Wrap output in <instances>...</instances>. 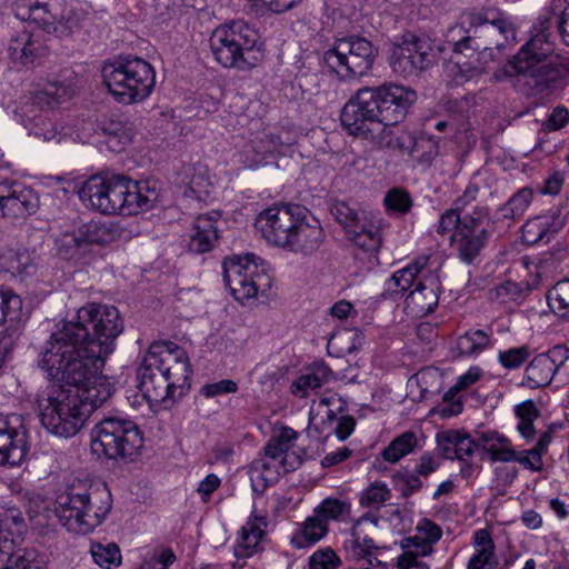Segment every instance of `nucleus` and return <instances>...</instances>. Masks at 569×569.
<instances>
[{"label": "nucleus", "mask_w": 569, "mask_h": 569, "mask_svg": "<svg viewBox=\"0 0 569 569\" xmlns=\"http://www.w3.org/2000/svg\"><path fill=\"white\" fill-rule=\"evenodd\" d=\"M456 250L461 261L472 263L488 242L489 237L457 232Z\"/></svg>", "instance_id": "nucleus-36"}, {"label": "nucleus", "mask_w": 569, "mask_h": 569, "mask_svg": "<svg viewBox=\"0 0 569 569\" xmlns=\"http://www.w3.org/2000/svg\"><path fill=\"white\" fill-rule=\"evenodd\" d=\"M378 48L371 41L358 36L336 40L322 60L341 80H352L366 74L373 66Z\"/></svg>", "instance_id": "nucleus-10"}, {"label": "nucleus", "mask_w": 569, "mask_h": 569, "mask_svg": "<svg viewBox=\"0 0 569 569\" xmlns=\"http://www.w3.org/2000/svg\"><path fill=\"white\" fill-rule=\"evenodd\" d=\"M111 509V493L106 486L92 487L77 481L58 495L54 511L69 532L87 535L98 527Z\"/></svg>", "instance_id": "nucleus-4"}, {"label": "nucleus", "mask_w": 569, "mask_h": 569, "mask_svg": "<svg viewBox=\"0 0 569 569\" xmlns=\"http://www.w3.org/2000/svg\"><path fill=\"white\" fill-rule=\"evenodd\" d=\"M438 154L439 144L437 139L426 134H415L409 152L411 161L426 170L431 167Z\"/></svg>", "instance_id": "nucleus-32"}, {"label": "nucleus", "mask_w": 569, "mask_h": 569, "mask_svg": "<svg viewBox=\"0 0 569 569\" xmlns=\"http://www.w3.org/2000/svg\"><path fill=\"white\" fill-rule=\"evenodd\" d=\"M388 210L399 213H406L412 206V200L409 193L402 189H391L387 192L383 200Z\"/></svg>", "instance_id": "nucleus-51"}, {"label": "nucleus", "mask_w": 569, "mask_h": 569, "mask_svg": "<svg viewBox=\"0 0 569 569\" xmlns=\"http://www.w3.org/2000/svg\"><path fill=\"white\" fill-rule=\"evenodd\" d=\"M517 78L519 91L528 97L546 99L562 90L569 78V64L558 57L543 63L521 67V70L512 66H503L497 71L496 77Z\"/></svg>", "instance_id": "nucleus-8"}, {"label": "nucleus", "mask_w": 569, "mask_h": 569, "mask_svg": "<svg viewBox=\"0 0 569 569\" xmlns=\"http://www.w3.org/2000/svg\"><path fill=\"white\" fill-rule=\"evenodd\" d=\"M257 42V33L243 21L217 27L209 39L211 52L224 68L247 70L252 67L248 54Z\"/></svg>", "instance_id": "nucleus-9"}, {"label": "nucleus", "mask_w": 569, "mask_h": 569, "mask_svg": "<svg viewBox=\"0 0 569 569\" xmlns=\"http://www.w3.org/2000/svg\"><path fill=\"white\" fill-rule=\"evenodd\" d=\"M389 63L393 72L410 77L430 67L432 61L425 60L421 53L415 57L410 56V49L403 48V44L398 40L391 47Z\"/></svg>", "instance_id": "nucleus-26"}, {"label": "nucleus", "mask_w": 569, "mask_h": 569, "mask_svg": "<svg viewBox=\"0 0 569 569\" xmlns=\"http://www.w3.org/2000/svg\"><path fill=\"white\" fill-rule=\"evenodd\" d=\"M447 442L456 447V459L463 461L466 457L473 453L477 441L472 440L469 435L452 430V433L447 437Z\"/></svg>", "instance_id": "nucleus-50"}, {"label": "nucleus", "mask_w": 569, "mask_h": 569, "mask_svg": "<svg viewBox=\"0 0 569 569\" xmlns=\"http://www.w3.org/2000/svg\"><path fill=\"white\" fill-rule=\"evenodd\" d=\"M403 48L410 49V56L415 57L421 53L425 60L432 61V57L430 54L431 44L429 41L418 38L413 33H406L400 39Z\"/></svg>", "instance_id": "nucleus-53"}, {"label": "nucleus", "mask_w": 569, "mask_h": 569, "mask_svg": "<svg viewBox=\"0 0 569 569\" xmlns=\"http://www.w3.org/2000/svg\"><path fill=\"white\" fill-rule=\"evenodd\" d=\"M291 217H295L291 204L274 206L259 213L257 227L269 243L279 247V243L287 240L284 231Z\"/></svg>", "instance_id": "nucleus-20"}, {"label": "nucleus", "mask_w": 569, "mask_h": 569, "mask_svg": "<svg viewBox=\"0 0 569 569\" xmlns=\"http://www.w3.org/2000/svg\"><path fill=\"white\" fill-rule=\"evenodd\" d=\"M78 196L86 206L103 214H137L142 202L139 182L120 174L91 176Z\"/></svg>", "instance_id": "nucleus-6"}, {"label": "nucleus", "mask_w": 569, "mask_h": 569, "mask_svg": "<svg viewBox=\"0 0 569 569\" xmlns=\"http://www.w3.org/2000/svg\"><path fill=\"white\" fill-rule=\"evenodd\" d=\"M416 98L413 90L392 82L360 88L343 106L341 124L350 136L377 137L379 129L401 122Z\"/></svg>", "instance_id": "nucleus-2"}, {"label": "nucleus", "mask_w": 569, "mask_h": 569, "mask_svg": "<svg viewBox=\"0 0 569 569\" xmlns=\"http://www.w3.org/2000/svg\"><path fill=\"white\" fill-rule=\"evenodd\" d=\"M533 198V191L529 187L519 189L505 204L499 208L503 219L518 220L520 219Z\"/></svg>", "instance_id": "nucleus-37"}, {"label": "nucleus", "mask_w": 569, "mask_h": 569, "mask_svg": "<svg viewBox=\"0 0 569 569\" xmlns=\"http://www.w3.org/2000/svg\"><path fill=\"white\" fill-rule=\"evenodd\" d=\"M238 390V386L233 380L223 379L218 382L207 383L201 388V393L207 398L218 395L233 393Z\"/></svg>", "instance_id": "nucleus-63"}, {"label": "nucleus", "mask_w": 569, "mask_h": 569, "mask_svg": "<svg viewBox=\"0 0 569 569\" xmlns=\"http://www.w3.org/2000/svg\"><path fill=\"white\" fill-rule=\"evenodd\" d=\"M163 188L162 183L156 179L144 180V212L148 209L163 207Z\"/></svg>", "instance_id": "nucleus-55"}, {"label": "nucleus", "mask_w": 569, "mask_h": 569, "mask_svg": "<svg viewBox=\"0 0 569 569\" xmlns=\"http://www.w3.org/2000/svg\"><path fill=\"white\" fill-rule=\"evenodd\" d=\"M98 128L104 136L102 142L112 152H121L132 141L133 130L131 124L108 120L100 122Z\"/></svg>", "instance_id": "nucleus-29"}, {"label": "nucleus", "mask_w": 569, "mask_h": 569, "mask_svg": "<svg viewBox=\"0 0 569 569\" xmlns=\"http://www.w3.org/2000/svg\"><path fill=\"white\" fill-rule=\"evenodd\" d=\"M429 261V257L421 256L405 268L396 271L386 281V291L393 297L395 295L406 292L411 287L415 288L421 278H425L427 273H431L435 270L430 268Z\"/></svg>", "instance_id": "nucleus-23"}, {"label": "nucleus", "mask_w": 569, "mask_h": 569, "mask_svg": "<svg viewBox=\"0 0 569 569\" xmlns=\"http://www.w3.org/2000/svg\"><path fill=\"white\" fill-rule=\"evenodd\" d=\"M266 527L267 521L264 517L252 516L249 518L242 527L239 542L234 547L237 558H248L258 551Z\"/></svg>", "instance_id": "nucleus-27"}, {"label": "nucleus", "mask_w": 569, "mask_h": 569, "mask_svg": "<svg viewBox=\"0 0 569 569\" xmlns=\"http://www.w3.org/2000/svg\"><path fill=\"white\" fill-rule=\"evenodd\" d=\"M561 426L550 425L540 436L533 448L516 451L510 440L497 431L480 432L477 438V445L490 456L492 462L516 461L525 469L530 471H541L543 468L542 456L548 452V447L552 440V435Z\"/></svg>", "instance_id": "nucleus-11"}, {"label": "nucleus", "mask_w": 569, "mask_h": 569, "mask_svg": "<svg viewBox=\"0 0 569 569\" xmlns=\"http://www.w3.org/2000/svg\"><path fill=\"white\" fill-rule=\"evenodd\" d=\"M27 120H23V126L28 129L29 134L41 138L44 141H50L57 137V130L52 122L46 119L42 114L29 117L24 112Z\"/></svg>", "instance_id": "nucleus-45"}, {"label": "nucleus", "mask_w": 569, "mask_h": 569, "mask_svg": "<svg viewBox=\"0 0 569 569\" xmlns=\"http://www.w3.org/2000/svg\"><path fill=\"white\" fill-rule=\"evenodd\" d=\"M490 345V335L485 330L477 329L467 331L457 341V348L461 355L471 356L479 353Z\"/></svg>", "instance_id": "nucleus-43"}, {"label": "nucleus", "mask_w": 569, "mask_h": 569, "mask_svg": "<svg viewBox=\"0 0 569 569\" xmlns=\"http://www.w3.org/2000/svg\"><path fill=\"white\" fill-rule=\"evenodd\" d=\"M348 512L349 505L336 498L325 499L313 510V513L321 520H325L326 525H328L329 520H338L341 516Z\"/></svg>", "instance_id": "nucleus-46"}, {"label": "nucleus", "mask_w": 569, "mask_h": 569, "mask_svg": "<svg viewBox=\"0 0 569 569\" xmlns=\"http://www.w3.org/2000/svg\"><path fill=\"white\" fill-rule=\"evenodd\" d=\"M283 143L272 133H261L251 140L238 152L237 159L247 169H257L272 163L276 156L281 152Z\"/></svg>", "instance_id": "nucleus-16"}, {"label": "nucleus", "mask_w": 569, "mask_h": 569, "mask_svg": "<svg viewBox=\"0 0 569 569\" xmlns=\"http://www.w3.org/2000/svg\"><path fill=\"white\" fill-rule=\"evenodd\" d=\"M481 376V371L479 368H470L466 373L461 375L453 387L449 389L443 396V399L448 401L453 398L455 395L461 390L467 389L471 385L478 381Z\"/></svg>", "instance_id": "nucleus-58"}, {"label": "nucleus", "mask_w": 569, "mask_h": 569, "mask_svg": "<svg viewBox=\"0 0 569 569\" xmlns=\"http://www.w3.org/2000/svg\"><path fill=\"white\" fill-rule=\"evenodd\" d=\"M377 132V137L363 139L377 144L379 148L397 151L402 156H409L411 143L415 137L413 132L401 131L393 136L391 128L379 129Z\"/></svg>", "instance_id": "nucleus-33"}, {"label": "nucleus", "mask_w": 569, "mask_h": 569, "mask_svg": "<svg viewBox=\"0 0 569 569\" xmlns=\"http://www.w3.org/2000/svg\"><path fill=\"white\" fill-rule=\"evenodd\" d=\"M498 565L495 551L478 550L473 555L467 566V569H492Z\"/></svg>", "instance_id": "nucleus-62"}, {"label": "nucleus", "mask_w": 569, "mask_h": 569, "mask_svg": "<svg viewBox=\"0 0 569 569\" xmlns=\"http://www.w3.org/2000/svg\"><path fill=\"white\" fill-rule=\"evenodd\" d=\"M122 329L116 307L89 303L74 321L51 335L39 365L59 385L38 399L41 425L50 433L76 436L88 416L111 397L113 385L101 370Z\"/></svg>", "instance_id": "nucleus-1"}, {"label": "nucleus", "mask_w": 569, "mask_h": 569, "mask_svg": "<svg viewBox=\"0 0 569 569\" xmlns=\"http://www.w3.org/2000/svg\"><path fill=\"white\" fill-rule=\"evenodd\" d=\"M37 194L20 184H13L8 194L0 196V209L3 217L22 218L38 208Z\"/></svg>", "instance_id": "nucleus-24"}, {"label": "nucleus", "mask_w": 569, "mask_h": 569, "mask_svg": "<svg viewBox=\"0 0 569 569\" xmlns=\"http://www.w3.org/2000/svg\"><path fill=\"white\" fill-rule=\"evenodd\" d=\"M328 533V525L315 513L308 517L300 527V530L291 538V543L303 549L316 545Z\"/></svg>", "instance_id": "nucleus-31"}, {"label": "nucleus", "mask_w": 569, "mask_h": 569, "mask_svg": "<svg viewBox=\"0 0 569 569\" xmlns=\"http://www.w3.org/2000/svg\"><path fill=\"white\" fill-rule=\"evenodd\" d=\"M558 369L559 366L552 363L547 355L540 353L527 366L521 385L531 389L546 387L551 382Z\"/></svg>", "instance_id": "nucleus-28"}, {"label": "nucleus", "mask_w": 569, "mask_h": 569, "mask_svg": "<svg viewBox=\"0 0 569 569\" xmlns=\"http://www.w3.org/2000/svg\"><path fill=\"white\" fill-rule=\"evenodd\" d=\"M253 254L228 257L223 261V280L231 295L241 303L254 299L258 292L270 287L267 274L261 272Z\"/></svg>", "instance_id": "nucleus-12"}, {"label": "nucleus", "mask_w": 569, "mask_h": 569, "mask_svg": "<svg viewBox=\"0 0 569 569\" xmlns=\"http://www.w3.org/2000/svg\"><path fill=\"white\" fill-rule=\"evenodd\" d=\"M440 279L437 270L421 278L405 299L406 310L415 317H423L438 306Z\"/></svg>", "instance_id": "nucleus-17"}, {"label": "nucleus", "mask_w": 569, "mask_h": 569, "mask_svg": "<svg viewBox=\"0 0 569 569\" xmlns=\"http://www.w3.org/2000/svg\"><path fill=\"white\" fill-rule=\"evenodd\" d=\"M493 229V221L490 218L487 207H476L471 213L461 218L460 232L473 233L490 237Z\"/></svg>", "instance_id": "nucleus-35"}, {"label": "nucleus", "mask_w": 569, "mask_h": 569, "mask_svg": "<svg viewBox=\"0 0 569 569\" xmlns=\"http://www.w3.org/2000/svg\"><path fill=\"white\" fill-rule=\"evenodd\" d=\"M28 430L20 415H0V466L19 465L28 452Z\"/></svg>", "instance_id": "nucleus-14"}, {"label": "nucleus", "mask_w": 569, "mask_h": 569, "mask_svg": "<svg viewBox=\"0 0 569 569\" xmlns=\"http://www.w3.org/2000/svg\"><path fill=\"white\" fill-rule=\"evenodd\" d=\"M340 559L331 549H321L316 551L309 558V569H337Z\"/></svg>", "instance_id": "nucleus-56"}, {"label": "nucleus", "mask_w": 569, "mask_h": 569, "mask_svg": "<svg viewBox=\"0 0 569 569\" xmlns=\"http://www.w3.org/2000/svg\"><path fill=\"white\" fill-rule=\"evenodd\" d=\"M529 357V347L521 346L500 351L498 360L503 368L512 370L520 368Z\"/></svg>", "instance_id": "nucleus-49"}, {"label": "nucleus", "mask_w": 569, "mask_h": 569, "mask_svg": "<svg viewBox=\"0 0 569 569\" xmlns=\"http://www.w3.org/2000/svg\"><path fill=\"white\" fill-rule=\"evenodd\" d=\"M90 552L93 561L101 568L112 569L121 563L120 549L114 542H92Z\"/></svg>", "instance_id": "nucleus-41"}, {"label": "nucleus", "mask_w": 569, "mask_h": 569, "mask_svg": "<svg viewBox=\"0 0 569 569\" xmlns=\"http://www.w3.org/2000/svg\"><path fill=\"white\" fill-rule=\"evenodd\" d=\"M417 447V437L413 431H405L393 439L382 451V457L389 462H397L402 457L409 455Z\"/></svg>", "instance_id": "nucleus-40"}, {"label": "nucleus", "mask_w": 569, "mask_h": 569, "mask_svg": "<svg viewBox=\"0 0 569 569\" xmlns=\"http://www.w3.org/2000/svg\"><path fill=\"white\" fill-rule=\"evenodd\" d=\"M62 17L57 19V31L53 33L64 37L80 28L81 17L72 7L63 1Z\"/></svg>", "instance_id": "nucleus-48"}, {"label": "nucleus", "mask_w": 569, "mask_h": 569, "mask_svg": "<svg viewBox=\"0 0 569 569\" xmlns=\"http://www.w3.org/2000/svg\"><path fill=\"white\" fill-rule=\"evenodd\" d=\"M498 36L508 40L515 38L512 24L502 16L496 17L491 11L469 10L460 14L458 21L448 28L445 37L452 50L469 56L496 44L498 49L505 44L496 39Z\"/></svg>", "instance_id": "nucleus-5"}, {"label": "nucleus", "mask_w": 569, "mask_h": 569, "mask_svg": "<svg viewBox=\"0 0 569 569\" xmlns=\"http://www.w3.org/2000/svg\"><path fill=\"white\" fill-rule=\"evenodd\" d=\"M515 413L518 418L517 430L526 440H531L536 433L533 421L540 416L535 402L526 400L517 405Z\"/></svg>", "instance_id": "nucleus-39"}, {"label": "nucleus", "mask_w": 569, "mask_h": 569, "mask_svg": "<svg viewBox=\"0 0 569 569\" xmlns=\"http://www.w3.org/2000/svg\"><path fill=\"white\" fill-rule=\"evenodd\" d=\"M562 228L561 221L550 220L549 217H536L522 227V238L529 244L549 242L551 236Z\"/></svg>", "instance_id": "nucleus-30"}, {"label": "nucleus", "mask_w": 569, "mask_h": 569, "mask_svg": "<svg viewBox=\"0 0 569 569\" xmlns=\"http://www.w3.org/2000/svg\"><path fill=\"white\" fill-rule=\"evenodd\" d=\"M90 446L98 458L134 461L142 448V433L132 420L107 418L92 429Z\"/></svg>", "instance_id": "nucleus-7"}, {"label": "nucleus", "mask_w": 569, "mask_h": 569, "mask_svg": "<svg viewBox=\"0 0 569 569\" xmlns=\"http://www.w3.org/2000/svg\"><path fill=\"white\" fill-rule=\"evenodd\" d=\"M63 0H28L17 7L16 16L37 24L48 33L57 31V19L62 17Z\"/></svg>", "instance_id": "nucleus-18"}, {"label": "nucleus", "mask_w": 569, "mask_h": 569, "mask_svg": "<svg viewBox=\"0 0 569 569\" xmlns=\"http://www.w3.org/2000/svg\"><path fill=\"white\" fill-rule=\"evenodd\" d=\"M140 59L119 58L112 62H106L102 67V78L109 92L122 103L136 101L139 94L140 78L138 69Z\"/></svg>", "instance_id": "nucleus-13"}, {"label": "nucleus", "mask_w": 569, "mask_h": 569, "mask_svg": "<svg viewBox=\"0 0 569 569\" xmlns=\"http://www.w3.org/2000/svg\"><path fill=\"white\" fill-rule=\"evenodd\" d=\"M457 208L446 210L441 216L437 224V232L439 234H447L448 232L460 228L461 218Z\"/></svg>", "instance_id": "nucleus-60"}, {"label": "nucleus", "mask_w": 569, "mask_h": 569, "mask_svg": "<svg viewBox=\"0 0 569 569\" xmlns=\"http://www.w3.org/2000/svg\"><path fill=\"white\" fill-rule=\"evenodd\" d=\"M323 238V230L319 222L312 219L311 223L307 217L303 222H300L296 233L293 232V238L288 244L287 250L308 256L320 248Z\"/></svg>", "instance_id": "nucleus-25"}, {"label": "nucleus", "mask_w": 569, "mask_h": 569, "mask_svg": "<svg viewBox=\"0 0 569 569\" xmlns=\"http://www.w3.org/2000/svg\"><path fill=\"white\" fill-rule=\"evenodd\" d=\"M382 219L362 212L346 236L357 249L376 257L382 246Z\"/></svg>", "instance_id": "nucleus-15"}, {"label": "nucleus", "mask_w": 569, "mask_h": 569, "mask_svg": "<svg viewBox=\"0 0 569 569\" xmlns=\"http://www.w3.org/2000/svg\"><path fill=\"white\" fill-rule=\"evenodd\" d=\"M330 212L337 222L342 226L345 231L351 228V224H353L361 217V214L358 213L356 209L351 208L348 203L342 201L333 203L331 206Z\"/></svg>", "instance_id": "nucleus-54"}, {"label": "nucleus", "mask_w": 569, "mask_h": 569, "mask_svg": "<svg viewBox=\"0 0 569 569\" xmlns=\"http://www.w3.org/2000/svg\"><path fill=\"white\" fill-rule=\"evenodd\" d=\"M291 210L295 211V217H291L289 220L288 227L286 228L284 233H287V240L286 242L282 241L279 243V247L287 249L288 244L290 243L291 239L293 238V232L296 233V230H298V227L300 226V222H303V220L307 218L308 210L300 206V204H291Z\"/></svg>", "instance_id": "nucleus-61"}, {"label": "nucleus", "mask_w": 569, "mask_h": 569, "mask_svg": "<svg viewBox=\"0 0 569 569\" xmlns=\"http://www.w3.org/2000/svg\"><path fill=\"white\" fill-rule=\"evenodd\" d=\"M56 247L60 256L68 258L73 256L78 249L83 248L84 244L80 231H78L62 233L56 239Z\"/></svg>", "instance_id": "nucleus-52"}, {"label": "nucleus", "mask_w": 569, "mask_h": 569, "mask_svg": "<svg viewBox=\"0 0 569 569\" xmlns=\"http://www.w3.org/2000/svg\"><path fill=\"white\" fill-rule=\"evenodd\" d=\"M34 549H16V541L10 532L0 530V569H41Z\"/></svg>", "instance_id": "nucleus-21"}, {"label": "nucleus", "mask_w": 569, "mask_h": 569, "mask_svg": "<svg viewBox=\"0 0 569 569\" xmlns=\"http://www.w3.org/2000/svg\"><path fill=\"white\" fill-rule=\"evenodd\" d=\"M220 218L219 211L201 213L194 218L189 236V251L202 254L216 247L220 238Z\"/></svg>", "instance_id": "nucleus-19"}, {"label": "nucleus", "mask_w": 569, "mask_h": 569, "mask_svg": "<svg viewBox=\"0 0 569 569\" xmlns=\"http://www.w3.org/2000/svg\"><path fill=\"white\" fill-rule=\"evenodd\" d=\"M190 375L184 351L170 341L152 342L144 353V400L150 409L171 408L177 388H183L180 380L187 381Z\"/></svg>", "instance_id": "nucleus-3"}, {"label": "nucleus", "mask_w": 569, "mask_h": 569, "mask_svg": "<svg viewBox=\"0 0 569 569\" xmlns=\"http://www.w3.org/2000/svg\"><path fill=\"white\" fill-rule=\"evenodd\" d=\"M553 46L543 33H538L527 41L519 51L512 56L505 66H512L521 70V67L530 68L532 64L543 63L555 59Z\"/></svg>", "instance_id": "nucleus-22"}, {"label": "nucleus", "mask_w": 569, "mask_h": 569, "mask_svg": "<svg viewBox=\"0 0 569 569\" xmlns=\"http://www.w3.org/2000/svg\"><path fill=\"white\" fill-rule=\"evenodd\" d=\"M71 94L72 90L70 87L58 82H51L42 90L34 93L33 104L38 106L40 109L53 108L66 99H69Z\"/></svg>", "instance_id": "nucleus-38"}, {"label": "nucleus", "mask_w": 569, "mask_h": 569, "mask_svg": "<svg viewBox=\"0 0 569 569\" xmlns=\"http://www.w3.org/2000/svg\"><path fill=\"white\" fill-rule=\"evenodd\" d=\"M83 244H107L114 240L118 229L110 222L91 220L80 229Z\"/></svg>", "instance_id": "nucleus-34"}, {"label": "nucleus", "mask_w": 569, "mask_h": 569, "mask_svg": "<svg viewBox=\"0 0 569 569\" xmlns=\"http://www.w3.org/2000/svg\"><path fill=\"white\" fill-rule=\"evenodd\" d=\"M176 561V555L169 548H162L157 551L150 560L144 563L147 569H167L170 565Z\"/></svg>", "instance_id": "nucleus-64"}, {"label": "nucleus", "mask_w": 569, "mask_h": 569, "mask_svg": "<svg viewBox=\"0 0 569 569\" xmlns=\"http://www.w3.org/2000/svg\"><path fill=\"white\" fill-rule=\"evenodd\" d=\"M548 305L562 318H569V279L557 282L547 293Z\"/></svg>", "instance_id": "nucleus-44"}, {"label": "nucleus", "mask_w": 569, "mask_h": 569, "mask_svg": "<svg viewBox=\"0 0 569 569\" xmlns=\"http://www.w3.org/2000/svg\"><path fill=\"white\" fill-rule=\"evenodd\" d=\"M391 497L390 490L382 482H375L370 485L360 497V505L362 507L378 509L382 503L388 501Z\"/></svg>", "instance_id": "nucleus-47"}, {"label": "nucleus", "mask_w": 569, "mask_h": 569, "mask_svg": "<svg viewBox=\"0 0 569 569\" xmlns=\"http://www.w3.org/2000/svg\"><path fill=\"white\" fill-rule=\"evenodd\" d=\"M401 547L405 549L403 552L417 553V556H428L432 552V545L418 533L405 538L401 542Z\"/></svg>", "instance_id": "nucleus-59"}, {"label": "nucleus", "mask_w": 569, "mask_h": 569, "mask_svg": "<svg viewBox=\"0 0 569 569\" xmlns=\"http://www.w3.org/2000/svg\"><path fill=\"white\" fill-rule=\"evenodd\" d=\"M250 480L252 490L256 493H263L264 490L277 479L274 471L264 459H257L250 466Z\"/></svg>", "instance_id": "nucleus-42"}, {"label": "nucleus", "mask_w": 569, "mask_h": 569, "mask_svg": "<svg viewBox=\"0 0 569 569\" xmlns=\"http://www.w3.org/2000/svg\"><path fill=\"white\" fill-rule=\"evenodd\" d=\"M321 387L320 379L313 373H306L298 377L291 385V392L300 398L307 396L310 390Z\"/></svg>", "instance_id": "nucleus-57"}]
</instances>
